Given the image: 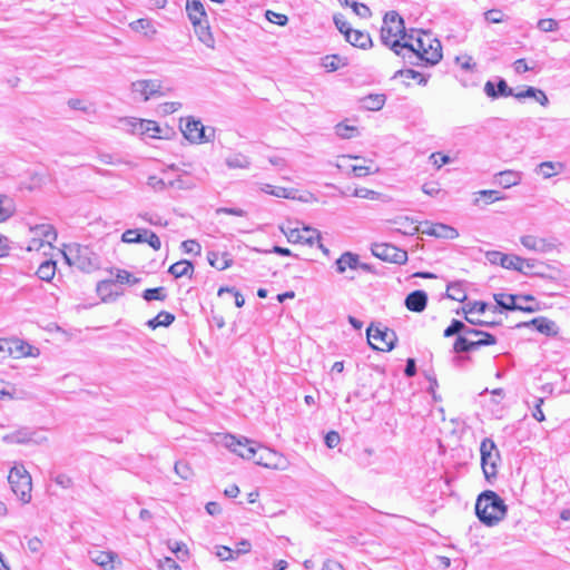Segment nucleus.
I'll return each instance as SVG.
<instances>
[{
  "label": "nucleus",
  "mask_w": 570,
  "mask_h": 570,
  "mask_svg": "<svg viewBox=\"0 0 570 570\" xmlns=\"http://www.w3.org/2000/svg\"><path fill=\"white\" fill-rule=\"evenodd\" d=\"M425 38L410 36L407 41H404L402 47L403 51L400 56L403 57L410 65H436L442 59V47L438 39H430L428 35Z\"/></svg>",
  "instance_id": "f257e3e1"
},
{
  "label": "nucleus",
  "mask_w": 570,
  "mask_h": 570,
  "mask_svg": "<svg viewBox=\"0 0 570 570\" xmlns=\"http://www.w3.org/2000/svg\"><path fill=\"white\" fill-rule=\"evenodd\" d=\"M507 504L494 491L482 492L475 502V514L487 527H494L507 515Z\"/></svg>",
  "instance_id": "f03ea898"
},
{
  "label": "nucleus",
  "mask_w": 570,
  "mask_h": 570,
  "mask_svg": "<svg viewBox=\"0 0 570 570\" xmlns=\"http://www.w3.org/2000/svg\"><path fill=\"white\" fill-rule=\"evenodd\" d=\"M409 37L402 17L396 11L387 12L381 28L382 42L400 56L403 51L402 45Z\"/></svg>",
  "instance_id": "7ed1b4c3"
},
{
  "label": "nucleus",
  "mask_w": 570,
  "mask_h": 570,
  "mask_svg": "<svg viewBox=\"0 0 570 570\" xmlns=\"http://www.w3.org/2000/svg\"><path fill=\"white\" fill-rule=\"evenodd\" d=\"M60 253L68 265L81 272L91 273L100 267L99 256L89 246L73 243L67 245Z\"/></svg>",
  "instance_id": "20e7f679"
},
{
  "label": "nucleus",
  "mask_w": 570,
  "mask_h": 570,
  "mask_svg": "<svg viewBox=\"0 0 570 570\" xmlns=\"http://www.w3.org/2000/svg\"><path fill=\"white\" fill-rule=\"evenodd\" d=\"M8 482L12 492L23 502L31 500L32 479L22 465H16L10 470Z\"/></svg>",
  "instance_id": "39448f33"
},
{
  "label": "nucleus",
  "mask_w": 570,
  "mask_h": 570,
  "mask_svg": "<svg viewBox=\"0 0 570 570\" xmlns=\"http://www.w3.org/2000/svg\"><path fill=\"white\" fill-rule=\"evenodd\" d=\"M366 334L370 346L376 351L390 352L397 342L396 333L381 324H371L367 327Z\"/></svg>",
  "instance_id": "423d86ee"
},
{
  "label": "nucleus",
  "mask_w": 570,
  "mask_h": 570,
  "mask_svg": "<svg viewBox=\"0 0 570 570\" xmlns=\"http://www.w3.org/2000/svg\"><path fill=\"white\" fill-rule=\"evenodd\" d=\"M481 466L483 474L488 481L498 474V462L500 461V452L493 440L485 438L480 445Z\"/></svg>",
  "instance_id": "0eeeda50"
},
{
  "label": "nucleus",
  "mask_w": 570,
  "mask_h": 570,
  "mask_svg": "<svg viewBox=\"0 0 570 570\" xmlns=\"http://www.w3.org/2000/svg\"><path fill=\"white\" fill-rule=\"evenodd\" d=\"M224 445L233 453L246 460H254L257 455L258 445L255 441L245 436L226 434L223 439Z\"/></svg>",
  "instance_id": "6e6552de"
},
{
  "label": "nucleus",
  "mask_w": 570,
  "mask_h": 570,
  "mask_svg": "<svg viewBox=\"0 0 570 570\" xmlns=\"http://www.w3.org/2000/svg\"><path fill=\"white\" fill-rule=\"evenodd\" d=\"M131 91L139 95L142 101H148L153 97L165 96L170 88H165L158 79H140L131 83Z\"/></svg>",
  "instance_id": "1a4fd4ad"
},
{
  "label": "nucleus",
  "mask_w": 570,
  "mask_h": 570,
  "mask_svg": "<svg viewBox=\"0 0 570 570\" xmlns=\"http://www.w3.org/2000/svg\"><path fill=\"white\" fill-rule=\"evenodd\" d=\"M372 254L389 263L403 265L407 262V252L387 243H375L371 247Z\"/></svg>",
  "instance_id": "9d476101"
},
{
  "label": "nucleus",
  "mask_w": 570,
  "mask_h": 570,
  "mask_svg": "<svg viewBox=\"0 0 570 570\" xmlns=\"http://www.w3.org/2000/svg\"><path fill=\"white\" fill-rule=\"evenodd\" d=\"M281 230L286 236L287 240L294 244H307L312 246L315 240L321 239L320 232L308 226H304L302 228L281 227Z\"/></svg>",
  "instance_id": "9b49d317"
},
{
  "label": "nucleus",
  "mask_w": 570,
  "mask_h": 570,
  "mask_svg": "<svg viewBox=\"0 0 570 570\" xmlns=\"http://www.w3.org/2000/svg\"><path fill=\"white\" fill-rule=\"evenodd\" d=\"M254 462L258 465L268 468L283 470L285 469V459L282 454L277 453L274 450L268 448H264L258 445L257 455L254 459Z\"/></svg>",
  "instance_id": "f8f14e48"
},
{
  "label": "nucleus",
  "mask_w": 570,
  "mask_h": 570,
  "mask_svg": "<svg viewBox=\"0 0 570 570\" xmlns=\"http://www.w3.org/2000/svg\"><path fill=\"white\" fill-rule=\"evenodd\" d=\"M181 131L184 137L193 144H202L210 140V137L206 136V128L202 121L191 117L186 119Z\"/></svg>",
  "instance_id": "ddd939ff"
},
{
  "label": "nucleus",
  "mask_w": 570,
  "mask_h": 570,
  "mask_svg": "<svg viewBox=\"0 0 570 570\" xmlns=\"http://www.w3.org/2000/svg\"><path fill=\"white\" fill-rule=\"evenodd\" d=\"M487 259L493 265H500L507 269H520V264H522V257L518 255H508L503 254L499 250H490L485 254Z\"/></svg>",
  "instance_id": "4468645a"
},
{
  "label": "nucleus",
  "mask_w": 570,
  "mask_h": 570,
  "mask_svg": "<svg viewBox=\"0 0 570 570\" xmlns=\"http://www.w3.org/2000/svg\"><path fill=\"white\" fill-rule=\"evenodd\" d=\"M132 132L150 138H163V129L154 120L134 119L131 121Z\"/></svg>",
  "instance_id": "2eb2a0df"
},
{
  "label": "nucleus",
  "mask_w": 570,
  "mask_h": 570,
  "mask_svg": "<svg viewBox=\"0 0 570 570\" xmlns=\"http://www.w3.org/2000/svg\"><path fill=\"white\" fill-rule=\"evenodd\" d=\"M335 266H336V272L338 274H343L345 273V271L347 268L350 269H357V268H362L364 271H367L370 269L368 265L367 264H362L360 262V257L357 254H354L352 252H345L343 253L335 262Z\"/></svg>",
  "instance_id": "dca6fc26"
},
{
  "label": "nucleus",
  "mask_w": 570,
  "mask_h": 570,
  "mask_svg": "<svg viewBox=\"0 0 570 570\" xmlns=\"http://www.w3.org/2000/svg\"><path fill=\"white\" fill-rule=\"evenodd\" d=\"M426 227L422 230L423 234L443 239H455L459 237V232L446 224L442 223H425Z\"/></svg>",
  "instance_id": "f3484780"
},
{
  "label": "nucleus",
  "mask_w": 570,
  "mask_h": 570,
  "mask_svg": "<svg viewBox=\"0 0 570 570\" xmlns=\"http://www.w3.org/2000/svg\"><path fill=\"white\" fill-rule=\"evenodd\" d=\"M483 90L484 94L491 99H498L500 97H510L514 95L513 89L510 88L507 81L502 78H499L497 86L491 80H488L484 83Z\"/></svg>",
  "instance_id": "a211bd4d"
},
{
  "label": "nucleus",
  "mask_w": 570,
  "mask_h": 570,
  "mask_svg": "<svg viewBox=\"0 0 570 570\" xmlns=\"http://www.w3.org/2000/svg\"><path fill=\"white\" fill-rule=\"evenodd\" d=\"M96 292L102 302H114L118 296L122 294V291L117 289L116 283L109 279L98 282Z\"/></svg>",
  "instance_id": "6ab92c4d"
},
{
  "label": "nucleus",
  "mask_w": 570,
  "mask_h": 570,
  "mask_svg": "<svg viewBox=\"0 0 570 570\" xmlns=\"http://www.w3.org/2000/svg\"><path fill=\"white\" fill-rule=\"evenodd\" d=\"M406 308L411 312L421 313L428 304V295L424 291L417 289L410 293L404 302Z\"/></svg>",
  "instance_id": "aec40b11"
},
{
  "label": "nucleus",
  "mask_w": 570,
  "mask_h": 570,
  "mask_svg": "<svg viewBox=\"0 0 570 570\" xmlns=\"http://www.w3.org/2000/svg\"><path fill=\"white\" fill-rule=\"evenodd\" d=\"M520 242L525 248L534 252L547 253L553 248V245L547 239L533 235H524Z\"/></svg>",
  "instance_id": "412c9836"
},
{
  "label": "nucleus",
  "mask_w": 570,
  "mask_h": 570,
  "mask_svg": "<svg viewBox=\"0 0 570 570\" xmlns=\"http://www.w3.org/2000/svg\"><path fill=\"white\" fill-rule=\"evenodd\" d=\"M57 240V232L50 224H38V250L46 245L52 248V244Z\"/></svg>",
  "instance_id": "4be33fe9"
},
{
  "label": "nucleus",
  "mask_w": 570,
  "mask_h": 570,
  "mask_svg": "<svg viewBox=\"0 0 570 570\" xmlns=\"http://www.w3.org/2000/svg\"><path fill=\"white\" fill-rule=\"evenodd\" d=\"M118 558V554L112 551H100L95 550L90 552V559L94 563L102 567L104 569H114V561Z\"/></svg>",
  "instance_id": "5701e85b"
},
{
  "label": "nucleus",
  "mask_w": 570,
  "mask_h": 570,
  "mask_svg": "<svg viewBox=\"0 0 570 570\" xmlns=\"http://www.w3.org/2000/svg\"><path fill=\"white\" fill-rule=\"evenodd\" d=\"M186 11L191 23L207 20V14L199 0H187Z\"/></svg>",
  "instance_id": "b1692460"
},
{
  "label": "nucleus",
  "mask_w": 570,
  "mask_h": 570,
  "mask_svg": "<svg viewBox=\"0 0 570 570\" xmlns=\"http://www.w3.org/2000/svg\"><path fill=\"white\" fill-rule=\"evenodd\" d=\"M345 40L350 42L352 46L361 49H366L372 46L371 36L367 32H363L360 30L352 29L351 31H347Z\"/></svg>",
  "instance_id": "393cba45"
},
{
  "label": "nucleus",
  "mask_w": 570,
  "mask_h": 570,
  "mask_svg": "<svg viewBox=\"0 0 570 570\" xmlns=\"http://www.w3.org/2000/svg\"><path fill=\"white\" fill-rule=\"evenodd\" d=\"M194 26L195 33L200 42L208 48H214L215 40L210 32L208 20L199 21L198 23H191Z\"/></svg>",
  "instance_id": "a878e982"
},
{
  "label": "nucleus",
  "mask_w": 570,
  "mask_h": 570,
  "mask_svg": "<svg viewBox=\"0 0 570 570\" xmlns=\"http://www.w3.org/2000/svg\"><path fill=\"white\" fill-rule=\"evenodd\" d=\"M530 325H532L539 333L544 334L547 336H554L558 334V326L557 324L543 316L535 317L530 322Z\"/></svg>",
  "instance_id": "bb28decb"
},
{
  "label": "nucleus",
  "mask_w": 570,
  "mask_h": 570,
  "mask_svg": "<svg viewBox=\"0 0 570 570\" xmlns=\"http://www.w3.org/2000/svg\"><path fill=\"white\" fill-rule=\"evenodd\" d=\"M207 259L210 266L215 267L218 271H225L233 264V258L226 252H209L207 255Z\"/></svg>",
  "instance_id": "cd10ccee"
},
{
  "label": "nucleus",
  "mask_w": 570,
  "mask_h": 570,
  "mask_svg": "<svg viewBox=\"0 0 570 570\" xmlns=\"http://www.w3.org/2000/svg\"><path fill=\"white\" fill-rule=\"evenodd\" d=\"M521 174L514 170H503L495 175V183L503 188H510L519 185Z\"/></svg>",
  "instance_id": "c85d7f7f"
},
{
  "label": "nucleus",
  "mask_w": 570,
  "mask_h": 570,
  "mask_svg": "<svg viewBox=\"0 0 570 570\" xmlns=\"http://www.w3.org/2000/svg\"><path fill=\"white\" fill-rule=\"evenodd\" d=\"M129 27L136 32L144 33V36L150 40L154 39L157 33V30L154 27L153 21L148 18L137 19L132 21L129 24Z\"/></svg>",
  "instance_id": "c756f323"
},
{
  "label": "nucleus",
  "mask_w": 570,
  "mask_h": 570,
  "mask_svg": "<svg viewBox=\"0 0 570 570\" xmlns=\"http://www.w3.org/2000/svg\"><path fill=\"white\" fill-rule=\"evenodd\" d=\"M168 272L175 278H180V277H189V278H191L193 273H194V265H193L191 262L183 259V261L174 263L169 267Z\"/></svg>",
  "instance_id": "7c9ffc66"
},
{
  "label": "nucleus",
  "mask_w": 570,
  "mask_h": 570,
  "mask_svg": "<svg viewBox=\"0 0 570 570\" xmlns=\"http://www.w3.org/2000/svg\"><path fill=\"white\" fill-rule=\"evenodd\" d=\"M10 356L13 358H21L31 355L32 346L19 338H10Z\"/></svg>",
  "instance_id": "2f4dec72"
},
{
  "label": "nucleus",
  "mask_w": 570,
  "mask_h": 570,
  "mask_svg": "<svg viewBox=\"0 0 570 570\" xmlns=\"http://www.w3.org/2000/svg\"><path fill=\"white\" fill-rule=\"evenodd\" d=\"M33 432L29 429H19L10 434H6L2 441L9 444H23L32 440Z\"/></svg>",
  "instance_id": "473e14b6"
},
{
  "label": "nucleus",
  "mask_w": 570,
  "mask_h": 570,
  "mask_svg": "<svg viewBox=\"0 0 570 570\" xmlns=\"http://www.w3.org/2000/svg\"><path fill=\"white\" fill-rule=\"evenodd\" d=\"M391 224L397 225L394 229L403 235H414L419 232V227L414 224V220L407 216L397 217L393 220H390Z\"/></svg>",
  "instance_id": "72a5a7b5"
},
{
  "label": "nucleus",
  "mask_w": 570,
  "mask_h": 570,
  "mask_svg": "<svg viewBox=\"0 0 570 570\" xmlns=\"http://www.w3.org/2000/svg\"><path fill=\"white\" fill-rule=\"evenodd\" d=\"M563 169V165L561 163L553 161H543L539 164L535 168V173L542 175L543 178H551Z\"/></svg>",
  "instance_id": "f704fd0d"
},
{
  "label": "nucleus",
  "mask_w": 570,
  "mask_h": 570,
  "mask_svg": "<svg viewBox=\"0 0 570 570\" xmlns=\"http://www.w3.org/2000/svg\"><path fill=\"white\" fill-rule=\"evenodd\" d=\"M56 274V262L47 258L38 265V278L41 281L50 282Z\"/></svg>",
  "instance_id": "c9c22d12"
},
{
  "label": "nucleus",
  "mask_w": 570,
  "mask_h": 570,
  "mask_svg": "<svg viewBox=\"0 0 570 570\" xmlns=\"http://www.w3.org/2000/svg\"><path fill=\"white\" fill-rule=\"evenodd\" d=\"M385 100L383 94L368 95L362 99V106L367 110L377 111L383 108Z\"/></svg>",
  "instance_id": "e433bc0d"
},
{
  "label": "nucleus",
  "mask_w": 570,
  "mask_h": 570,
  "mask_svg": "<svg viewBox=\"0 0 570 570\" xmlns=\"http://www.w3.org/2000/svg\"><path fill=\"white\" fill-rule=\"evenodd\" d=\"M446 295L449 298L461 303L465 302L468 298L462 282L450 283L446 287Z\"/></svg>",
  "instance_id": "4c0bfd02"
},
{
  "label": "nucleus",
  "mask_w": 570,
  "mask_h": 570,
  "mask_svg": "<svg viewBox=\"0 0 570 570\" xmlns=\"http://www.w3.org/2000/svg\"><path fill=\"white\" fill-rule=\"evenodd\" d=\"M174 321H175L174 314L166 312V311H161L154 318H151L147 322V326L153 330L157 328L158 326L166 327V326H169L170 324H173Z\"/></svg>",
  "instance_id": "58836bf2"
},
{
  "label": "nucleus",
  "mask_w": 570,
  "mask_h": 570,
  "mask_svg": "<svg viewBox=\"0 0 570 570\" xmlns=\"http://www.w3.org/2000/svg\"><path fill=\"white\" fill-rule=\"evenodd\" d=\"M225 164L230 169H246L250 166V160L247 156L238 153L227 157Z\"/></svg>",
  "instance_id": "ea45409f"
},
{
  "label": "nucleus",
  "mask_w": 570,
  "mask_h": 570,
  "mask_svg": "<svg viewBox=\"0 0 570 570\" xmlns=\"http://www.w3.org/2000/svg\"><path fill=\"white\" fill-rule=\"evenodd\" d=\"M517 296L512 294H494L498 306L507 311H517Z\"/></svg>",
  "instance_id": "a19ab883"
},
{
  "label": "nucleus",
  "mask_w": 570,
  "mask_h": 570,
  "mask_svg": "<svg viewBox=\"0 0 570 570\" xmlns=\"http://www.w3.org/2000/svg\"><path fill=\"white\" fill-rule=\"evenodd\" d=\"M346 62L338 55H328L322 59V66L326 71H336L341 66H345Z\"/></svg>",
  "instance_id": "79ce46f5"
},
{
  "label": "nucleus",
  "mask_w": 570,
  "mask_h": 570,
  "mask_svg": "<svg viewBox=\"0 0 570 570\" xmlns=\"http://www.w3.org/2000/svg\"><path fill=\"white\" fill-rule=\"evenodd\" d=\"M13 213L14 207L12 200L4 195H0V222H4L11 217Z\"/></svg>",
  "instance_id": "37998d69"
},
{
  "label": "nucleus",
  "mask_w": 570,
  "mask_h": 570,
  "mask_svg": "<svg viewBox=\"0 0 570 570\" xmlns=\"http://www.w3.org/2000/svg\"><path fill=\"white\" fill-rule=\"evenodd\" d=\"M121 240L128 244L145 243L142 229H127L121 235Z\"/></svg>",
  "instance_id": "c03bdc74"
},
{
  "label": "nucleus",
  "mask_w": 570,
  "mask_h": 570,
  "mask_svg": "<svg viewBox=\"0 0 570 570\" xmlns=\"http://www.w3.org/2000/svg\"><path fill=\"white\" fill-rule=\"evenodd\" d=\"M167 297L165 287L147 288L142 292V298L145 301H165Z\"/></svg>",
  "instance_id": "a18cd8bd"
},
{
  "label": "nucleus",
  "mask_w": 570,
  "mask_h": 570,
  "mask_svg": "<svg viewBox=\"0 0 570 570\" xmlns=\"http://www.w3.org/2000/svg\"><path fill=\"white\" fill-rule=\"evenodd\" d=\"M487 308H488V304L485 302H482V301L468 302L462 307V313L464 315H470L473 313L483 314L487 311Z\"/></svg>",
  "instance_id": "49530a36"
},
{
  "label": "nucleus",
  "mask_w": 570,
  "mask_h": 570,
  "mask_svg": "<svg viewBox=\"0 0 570 570\" xmlns=\"http://www.w3.org/2000/svg\"><path fill=\"white\" fill-rule=\"evenodd\" d=\"M225 293L230 294L234 297L235 305L237 307H243L244 306L245 298L235 287H227V286L226 287H220L218 289L217 295L222 297Z\"/></svg>",
  "instance_id": "de8ad7c7"
},
{
  "label": "nucleus",
  "mask_w": 570,
  "mask_h": 570,
  "mask_svg": "<svg viewBox=\"0 0 570 570\" xmlns=\"http://www.w3.org/2000/svg\"><path fill=\"white\" fill-rule=\"evenodd\" d=\"M262 190L266 194L276 196L278 198H288L289 197L288 189L284 188V187H278V186H273V185L266 184V185H264Z\"/></svg>",
  "instance_id": "09e8293b"
},
{
  "label": "nucleus",
  "mask_w": 570,
  "mask_h": 570,
  "mask_svg": "<svg viewBox=\"0 0 570 570\" xmlns=\"http://www.w3.org/2000/svg\"><path fill=\"white\" fill-rule=\"evenodd\" d=\"M478 195L484 199L485 204H492L494 202L504 199V196L501 195V193L498 190L484 189L480 190Z\"/></svg>",
  "instance_id": "8fccbe9b"
},
{
  "label": "nucleus",
  "mask_w": 570,
  "mask_h": 570,
  "mask_svg": "<svg viewBox=\"0 0 570 570\" xmlns=\"http://www.w3.org/2000/svg\"><path fill=\"white\" fill-rule=\"evenodd\" d=\"M336 135L340 136L343 139H350L355 136V132L357 131L356 127L345 125L343 122L336 125Z\"/></svg>",
  "instance_id": "3c124183"
},
{
  "label": "nucleus",
  "mask_w": 570,
  "mask_h": 570,
  "mask_svg": "<svg viewBox=\"0 0 570 570\" xmlns=\"http://www.w3.org/2000/svg\"><path fill=\"white\" fill-rule=\"evenodd\" d=\"M462 330H465V324L459 320H452L451 324L444 330L443 335L445 337H451L453 335L462 333Z\"/></svg>",
  "instance_id": "603ef678"
},
{
  "label": "nucleus",
  "mask_w": 570,
  "mask_h": 570,
  "mask_svg": "<svg viewBox=\"0 0 570 570\" xmlns=\"http://www.w3.org/2000/svg\"><path fill=\"white\" fill-rule=\"evenodd\" d=\"M115 283L119 284H136L139 278L134 277L128 271L117 269Z\"/></svg>",
  "instance_id": "864d4df0"
},
{
  "label": "nucleus",
  "mask_w": 570,
  "mask_h": 570,
  "mask_svg": "<svg viewBox=\"0 0 570 570\" xmlns=\"http://www.w3.org/2000/svg\"><path fill=\"white\" fill-rule=\"evenodd\" d=\"M181 249L186 254L199 255L202 247L200 244L195 239H187L181 243Z\"/></svg>",
  "instance_id": "5fc2aeb1"
},
{
  "label": "nucleus",
  "mask_w": 570,
  "mask_h": 570,
  "mask_svg": "<svg viewBox=\"0 0 570 570\" xmlns=\"http://www.w3.org/2000/svg\"><path fill=\"white\" fill-rule=\"evenodd\" d=\"M142 233L145 235V243H148L151 248L158 250L161 246L160 238L154 232L148 229H142Z\"/></svg>",
  "instance_id": "6e6d98bb"
},
{
  "label": "nucleus",
  "mask_w": 570,
  "mask_h": 570,
  "mask_svg": "<svg viewBox=\"0 0 570 570\" xmlns=\"http://www.w3.org/2000/svg\"><path fill=\"white\" fill-rule=\"evenodd\" d=\"M352 171L355 177H365L371 174H375L379 171V167H372V166H352Z\"/></svg>",
  "instance_id": "4d7b16f0"
},
{
  "label": "nucleus",
  "mask_w": 570,
  "mask_h": 570,
  "mask_svg": "<svg viewBox=\"0 0 570 570\" xmlns=\"http://www.w3.org/2000/svg\"><path fill=\"white\" fill-rule=\"evenodd\" d=\"M558 22L554 19L546 18L538 21V28L543 32H551L558 29Z\"/></svg>",
  "instance_id": "13d9d810"
},
{
  "label": "nucleus",
  "mask_w": 570,
  "mask_h": 570,
  "mask_svg": "<svg viewBox=\"0 0 570 570\" xmlns=\"http://www.w3.org/2000/svg\"><path fill=\"white\" fill-rule=\"evenodd\" d=\"M67 104L73 110H80V111H83V112H89L90 109H91V105H88L82 99L71 98V99L68 100Z\"/></svg>",
  "instance_id": "bf43d9fd"
},
{
  "label": "nucleus",
  "mask_w": 570,
  "mask_h": 570,
  "mask_svg": "<svg viewBox=\"0 0 570 570\" xmlns=\"http://www.w3.org/2000/svg\"><path fill=\"white\" fill-rule=\"evenodd\" d=\"M484 18L488 22L500 23L504 21V14L499 9H491L484 13Z\"/></svg>",
  "instance_id": "052dcab7"
},
{
  "label": "nucleus",
  "mask_w": 570,
  "mask_h": 570,
  "mask_svg": "<svg viewBox=\"0 0 570 570\" xmlns=\"http://www.w3.org/2000/svg\"><path fill=\"white\" fill-rule=\"evenodd\" d=\"M334 23H335L336 28L340 30V32L344 35V37H346L347 31L352 30V28L350 27V23L345 20L343 14H335Z\"/></svg>",
  "instance_id": "680f3d73"
},
{
  "label": "nucleus",
  "mask_w": 570,
  "mask_h": 570,
  "mask_svg": "<svg viewBox=\"0 0 570 570\" xmlns=\"http://www.w3.org/2000/svg\"><path fill=\"white\" fill-rule=\"evenodd\" d=\"M469 340L465 336L459 335L453 344L455 353H468L469 352Z\"/></svg>",
  "instance_id": "e2e57ef3"
},
{
  "label": "nucleus",
  "mask_w": 570,
  "mask_h": 570,
  "mask_svg": "<svg viewBox=\"0 0 570 570\" xmlns=\"http://www.w3.org/2000/svg\"><path fill=\"white\" fill-rule=\"evenodd\" d=\"M216 215H222V214H227V215H234V216H238V217H244L247 215V213L242 209V208H237V207H219L216 209Z\"/></svg>",
  "instance_id": "0e129e2a"
},
{
  "label": "nucleus",
  "mask_w": 570,
  "mask_h": 570,
  "mask_svg": "<svg viewBox=\"0 0 570 570\" xmlns=\"http://www.w3.org/2000/svg\"><path fill=\"white\" fill-rule=\"evenodd\" d=\"M147 184L156 191H163L167 188V184L157 176H149Z\"/></svg>",
  "instance_id": "69168bd1"
},
{
  "label": "nucleus",
  "mask_w": 570,
  "mask_h": 570,
  "mask_svg": "<svg viewBox=\"0 0 570 570\" xmlns=\"http://www.w3.org/2000/svg\"><path fill=\"white\" fill-rule=\"evenodd\" d=\"M351 7L353 11L361 18H367L371 16V10L364 3L352 2Z\"/></svg>",
  "instance_id": "338daca9"
},
{
  "label": "nucleus",
  "mask_w": 570,
  "mask_h": 570,
  "mask_svg": "<svg viewBox=\"0 0 570 570\" xmlns=\"http://www.w3.org/2000/svg\"><path fill=\"white\" fill-rule=\"evenodd\" d=\"M159 570H181L177 562L171 558H165L159 561Z\"/></svg>",
  "instance_id": "774afa93"
}]
</instances>
